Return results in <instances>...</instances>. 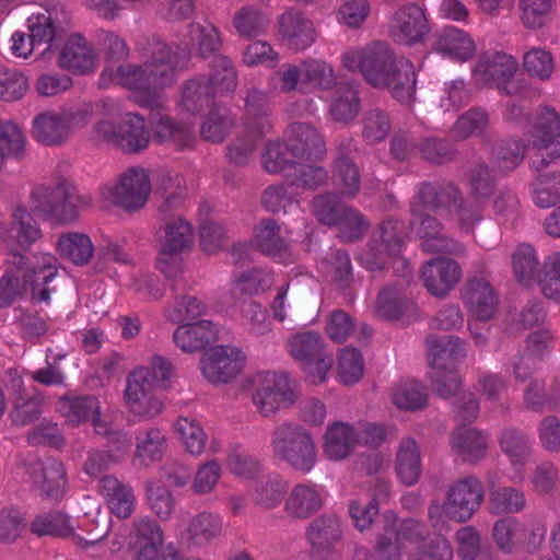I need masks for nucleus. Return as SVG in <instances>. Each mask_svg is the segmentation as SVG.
Here are the masks:
<instances>
[{
    "label": "nucleus",
    "mask_w": 560,
    "mask_h": 560,
    "mask_svg": "<svg viewBox=\"0 0 560 560\" xmlns=\"http://www.w3.org/2000/svg\"><path fill=\"white\" fill-rule=\"evenodd\" d=\"M189 56L190 49L187 46H172L156 39L151 44L150 57L143 65L118 66V83L137 92L141 105H154L160 91L177 80Z\"/></svg>",
    "instance_id": "1"
},
{
    "label": "nucleus",
    "mask_w": 560,
    "mask_h": 560,
    "mask_svg": "<svg viewBox=\"0 0 560 560\" xmlns=\"http://www.w3.org/2000/svg\"><path fill=\"white\" fill-rule=\"evenodd\" d=\"M55 262V257L49 254L26 256L11 249L5 258L7 270L0 278V307L11 305L28 289L35 301L49 303L51 289L48 283L57 275Z\"/></svg>",
    "instance_id": "2"
},
{
    "label": "nucleus",
    "mask_w": 560,
    "mask_h": 560,
    "mask_svg": "<svg viewBox=\"0 0 560 560\" xmlns=\"http://www.w3.org/2000/svg\"><path fill=\"white\" fill-rule=\"evenodd\" d=\"M275 457L302 474H308L317 462V450L313 435L303 425L282 422L270 435Z\"/></svg>",
    "instance_id": "3"
},
{
    "label": "nucleus",
    "mask_w": 560,
    "mask_h": 560,
    "mask_svg": "<svg viewBox=\"0 0 560 560\" xmlns=\"http://www.w3.org/2000/svg\"><path fill=\"white\" fill-rule=\"evenodd\" d=\"M402 225L394 219L384 220L374 231L369 248L361 254L362 264L370 270H381L387 264L386 258L394 259L395 269L404 271V279L408 283L412 279V270L409 262L399 257L404 246L401 237Z\"/></svg>",
    "instance_id": "4"
},
{
    "label": "nucleus",
    "mask_w": 560,
    "mask_h": 560,
    "mask_svg": "<svg viewBox=\"0 0 560 560\" xmlns=\"http://www.w3.org/2000/svg\"><path fill=\"white\" fill-rule=\"evenodd\" d=\"M398 59L384 42H372L363 48H350L341 55V65L350 72H360L368 84L382 88Z\"/></svg>",
    "instance_id": "5"
},
{
    "label": "nucleus",
    "mask_w": 560,
    "mask_h": 560,
    "mask_svg": "<svg viewBox=\"0 0 560 560\" xmlns=\"http://www.w3.org/2000/svg\"><path fill=\"white\" fill-rule=\"evenodd\" d=\"M155 236L160 246L156 267L166 278L175 279L182 272L180 254L192 245V228L183 218H173L162 221Z\"/></svg>",
    "instance_id": "6"
},
{
    "label": "nucleus",
    "mask_w": 560,
    "mask_h": 560,
    "mask_svg": "<svg viewBox=\"0 0 560 560\" xmlns=\"http://www.w3.org/2000/svg\"><path fill=\"white\" fill-rule=\"evenodd\" d=\"M296 382L285 372L260 373L252 392V401L262 417L275 416L298 400Z\"/></svg>",
    "instance_id": "7"
},
{
    "label": "nucleus",
    "mask_w": 560,
    "mask_h": 560,
    "mask_svg": "<svg viewBox=\"0 0 560 560\" xmlns=\"http://www.w3.org/2000/svg\"><path fill=\"white\" fill-rule=\"evenodd\" d=\"M289 354L299 361L312 384L324 383L334 363V357L326 351L323 337L312 330L296 332L285 341Z\"/></svg>",
    "instance_id": "8"
},
{
    "label": "nucleus",
    "mask_w": 560,
    "mask_h": 560,
    "mask_svg": "<svg viewBox=\"0 0 560 560\" xmlns=\"http://www.w3.org/2000/svg\"><path fill=\"white\" fill-rule=\"evenodd\" d=\"M91 115L88 107L42 113L33 120L32 135L36 141L45 145H60L75 130L84 128L90 122Z\"/></svg>",
    "instance_id": "9"
},
{
    "label": "nucleus",
    "mask_w": 560,
    "mask_h": 560,
    "mask_svg": "<svg viewBox=\"0 0 560 560\" xmlns=\"http://www.w3.org/2000/svg\"><path fill=\"white\" fill-rule=\"evenodd\" d=\"M517 61L505 52L488 51L479 56L472 75L481 86H495L501 93L512 96L521 92V80L515 77Z\"/></svg>",
    "instance_id": "10"
},
{
    "label": "nucleus",
    "mask_w": 560,
    "mask_h": 560,
    "mask_svg": "<svg viewBox=\"0 0 560 560\" xmlns=\"http://www.w3.org/2000/svg\"><path fill=\"white\" fill-rule=\"evenodd\" d=\"M78 199L74 188L60 183L55 187L35 188L31 195V208L39 218L68 223L78 217Z\"/></svg>",
    "instance_id": "11"
},
{
    "label": "nucleus",
    "mask_w": 560,
    "mask_h": 560,
    "mask_svg": "<svg viewBox=\"0 0 560 560\" xmlns=\"http://www.w3.org/2000/svg\"><path fill=\"white\" fill-rule=\"evenodd\" d=\"M423 206L412 199L410 203L411 219L409 225L411 231L423 242L421 247L427 253H447L459 255L464 246L457 241L442 234L440 221L422 210Z\"/></svg>",
    "instance_id": "12"
},
{
    "label": "nucleus",
    "mask_w": 560,
    "mask_h": 560,
    "mask_svg": "<svg viewBox=\"0 0 560 560\" xmlns=\"http://www.w3.org/2000/svg\"><path fill=\"white\" fill-rule=\"evenodd\" d=\"M245 355L232 346H217L206 351L200 360L202 375L213 384L228 383L243 370Z\"/></svg>",
    "instance_id": "13"
},
{
    "label": "nucleus",
    "mask_w": 560,
    "mask_h": 560,
    "mask_svg": "<svg viewBox=\"0 0 560 560\" xmlns=\"http://www.w3.org/2000/svg\"><path fill=\"white\" fill-rule=\"evenodd\" d=\"M482 499L481 482L475 477H466L450 488L444 510L450 518L465 522L480 508Z\"/></svg>",
    "instance_id": "14"
},
{
    "label": "nucleus",
    "mask_w": 560,
    "mask_h": 560,
    "mask_svg": "<svg viewBox=\"0 0 560 560\" xmlns=\"http://www.w3.org/2000/svg\"><path fill=\"white\" fill-rule=\"evenodd\" d=\"M152 190L149 174L144 168L131 167L127 170L114 186L113 201L126 211L141 209Z\"/></svg>",
    "instance_id": "15"
},
{
    "label": "nucleus",
    "mask_w": 560,
    "mask_h": 560,
    "mask_svg": "<svg viewBox=\"0 0 560 560\" xmlns=\"http://www.w3.org/2000/svg\"><path fill=\"white\" fill-rule=\"evenodd\" d=\"M429 31L430 25L424 9L417 3H409L398 9L389 26L390 37L401 45L422 42Z\"/></svg>",
    "instance_id": "16"
},
{
    "label": "nucleus",
    "mask_w": 560,
    "mask_h": 560,
    "mask_svg": "<svg viewBox=\"0 0 560 560\" xmlns=\"http://www.w3.org/2000/svg\"><path fill=\"white\" fill-rule=\"evenodd\" d=\"M70 25V15L60 3L44 7L27 19V28L38 45L50 44L59 33Z\"/></svg>",
    "instance_id": "17"
},
{
    "label": "nucleus",
    "mask_w": 560,
    "mask_h": 560,
    "mask_svg": "<svg viewBox=\"0 0 560 560\" xmlns=\"http://www.w3.org/2000/svg\"><path fill=\"white\" fill-rule=\"evenodd\" d=\"M354 142L351 138H343L336 148V158L332 164V177L342 196L353 198L361 188V175L358 165L351 158Z\"/></svg>",
    "instance_id": "18"
},
{
    "label": "nucleus",
    "mask_w": 560,
    "mask_h": 560,
    "mask_svg": "<svg viewBox=\"0 0 560 560\" xmlns=\"http://www.w3.org/2000/svg\"><path fill=\"white\" fill-rule=\"evenodd\" d=\"M462 269L450 258L436 257L421 269V280L427 290L435 296H445L459 281Z\"/></svg>",
    "instance_id": "19"
},
{
    "label": "nucleus",
    "mask_w": 560,
    "mask_h": 560,
    "mask_svg": "<svg viewBox=\"0 0 560 560\" xmlns=\"http://www.w3.org/2000/svg\"><path fill=\"white\" fill-rule=\"evenodd\" d=\"M57 63L73 74L85 75L95 71L97 56L82 35L72 34L60 50Z\"/></svg>",
    "instance_id": "20"
},
{
    "label": "nucleus",
    "mask_w": 560,
    "mask_h": 560,
    "mask_svg": "<svg viewBox=\"0 0 560 560\" xmlns=\"http://www.w3.org/2000/svg\"><path fill=\"white\" fill-rule=\"evenodd\" d=\"M30 476L34 489L40 497L58 500L66 487V471L57 459L37 460L30 466Z\"/></svg>",
    "instance_id": "21"
},
{
    "label": "nucleus",
    "mask_w": 560,
    "mask_h": 560,
    "mask_svg": "<svg viewBox=\"0 0 560 560\" xmlns=\"http://www.w3.org/2000/svg\"><path fill=\"white\" fill-rule=\"evenodd\" d=\"M325 502L322 486L312 482L295 485L284 502V512L294 520H306L316 514Z\"/></svg>",
    "instance_id": "22"
},
{
    "label": "nucleus",
    "mask_w": 560,
    "mask_h": 560,
    "mask_svg": "<svg viewBox=\"0 0 560 560\" xmlns=\"http://www.w3.org/2000/svg\"><path fill=\"white\" fill-rule=\"evenodd\" d=\"M432 369L456 370L467 355V342L457 336H430L425 340Z\"/></svg>",
    "instance_id": "23"
},
{
    "label": "nucleus",
    "mask_w": 560,
    "mask_h": 560,
    "mask_svg": "<svg viewBox=\"0 0 560 560\" xmlns=\"http://www.w3.org/2000/svg\"><path fill=\"white\" fill-rule=\"evenodd\" d=\"M462 196L460 189L452 182L441 184L422 182L417 186L412 199L417 200L423 208L453 213L454 207L460 205Z\"/></svg>",
    "instance_id": "24"
},
{
    "label": "nucleus",
    "mask_w": 560,
    "mask_h": 560,
    "mask_svg": "<svg viewBox=\"0 0 560 560\" xmlns=\"http://www.w3.org/2000/svg\"><path fill=\"white\" fill-rule=\"evenodd\" d=\"M463 299L478 320L493 317L499 299L493 287L483 278H471L463 289Z\"/></svg>",
    "instance_id": "25"
},
{
    "label": "nucleus",
    "mask_w": 560,
    "mask_h": 560,
    "mask_svg": "<svg viewBox=\"0 0 560 560\" xmlns=\"http://www.w3.org/2000/svg\"><path fill=\"white\" fill-rule=\"evenodd\" d=\"M218 339L217 325L207 319L183 324L173 332L174 343L186 353L203 350Z\"/></svg>",
    "instance_id": "26"
},
{
    "label": "nucleus",
    "mask_w": 560,
    "mask_h": 560,
    "mask_svg": "<svg viewBox=\"0 0 560 560\" xmlns=\"http://www.w3.org/2000/svg\"><path fill=\"white\" fill-rule=\"evenodd\" d=\"M287 139L291 154L305 160H318L326 152V145L320 133L308 124L294 122L289 127Z\"/></svg>",
    "instance_id": "27"
},
{
    "label": "nucleus",
    "mask_w": 560,
    "mask_h": 560,
    "mask_svg": "<svg viewBox=\"0 0 560 560\" xmlns=\"http://www.w3.org/2000/svg\"><path fill=\"white\" fill-rule=\"evenodd\" d=\"M7 386L15 395L11 413L12 420L18 425H26L37 420L42 413V398L36 395H27L23 389V380L16 371L9 370L5 373Z\"/></svg>",
    "instance_id": "28"
},
{
    "label": "nucleus",
    "mask_w": 560,
    "mask_h": 560,
    "mask_svg": "<svg viewBox=\"0 0 560 560\" xmlns=\"http://www.w3.org/2000/svg\"><path fill=\"white\" fill-rule=\"evenodd\" d=\"M342 528L337 515L325 513L315 517L305 529V538L318 552L330 551L342 539Z\"/></svg>",
    "instance_id": "29"
},
{
    "label": "nucleus",
    "mask_w": 560,
    "mask_h": 560,
    "mask_svg": "<svg viewBox=\"0 0 560 560\" xmlns=\"http://www.w3.org/2000/svg\"><path fill=\"white\" fill-rule=\"evenodd\" d=\"M280 34L290 49L295 51L308 48L316 39L313 23L299 11H288L279 20Z\"/></svg>",
    "instance_id": "30"
},
{
    "label": "nucleus",
    "mask_w": 560,
    "mask_h": 560,
    "mask_svg": "<svg viewBox=\"0 0 560 560\" xmlns=\"http://www.w3.org/2000/svg\"><path fill=\"white\" fill-rule=\"evenodd\" d=\"M98 490L105 497L107 505L118 518H128L136 509L133 489L115 476H104L98 481Z\"/></svg>",
    "instance_id": "31"
},
{
    "label": "nucleus",
    "mask_w": 560,
    "mask_h": 560,
    "mask_svg": "<svg viewBox=\"0 0 560 560\" xmlns=\"http://www.w3.org/2000/svg\"><path fill=\"white\" fill-rule=\"evenodd\" d=\"M42 237V231L33 219L32 214L22 207H18L12 214L11 226L8 228L7 238L3 243L8 246V253L16 250L14 246L22 250H27L34 243Z\"/></svg>",
    "instance_id": "32"
},
{
    "label": "nucleus",
    "mask_w": 560,
    "mask_h": 560,
    "mask_svg": "<svg viewBox=\"0 0 560 560\" xmlns=\"http://www.w3.org/2000/svg\"><path fill=\"white\" fill-rule=\"evenodd\" d=\"M359 444L357 429L346 422L330 424L324 435V454L330 460H341Z\"/></svg>",
    "instance_id": "33"
},
{
    "label": "nucleus",
    "mask_w": 560,
    "mask_h": 560,
    "mask_svg": "<svg viewBox=\"0 0 560 560\" xmlns=\"http://www.w3.org/2000/svg\"><path fill=\"white\" fill-rule=\"evenodd\" d=\"M130 537L136 560H151V557L155 555V549H160L163 544L161 526L150 517L136 521Z\"/></svg>",
    "instance_id": "34"
},
{
    "label": "nucleus",
    "mask_w": 560,
    "mask_h": 560,
    "mask_svg": "<svg viewBox=\"0 0 560 560\" xmlns=\"http://www.w3.org/2000/svg\"><path fill=\"white\" fill-rule=\"evenodd\" d=\"M432 48L457 61L470 59L476 46L471 37L464 31L456 27H445L435 35Z\"/></svg>",
    "instance_id": "35"
},
{
    "label": "nucleus",
    "mask_w": 560,
    "mask_h": 560,
    "mask_svg": "<svg viewBox=\"0 0 560 560\" xmlns=\"http://www.w3.org/2000/svg\"><path fill=\"white\" fill-rule=\"evenodd\" d=\"M386 83L381 89L389 91L390 95L401 104H409L416 93V71L408 59H398L389 71Z\"/></svg>",
    "instance_id": "36"
},
{
    "label": "nucleus",
    "mask_w": 560,
    "mask_h": 560,
    "mask_svg": "<svg viewBox=\"0 0 560 560\" xmlns=\"http://www.w3.org/2000/svg\"><path fill=\"white\" fill-rule=\"evenodd\" d=\"M395 469L398 479L406 486H413L422 474L420 447L410 436L404 438L397 448Z\"/></svg>",
    "instance_id": "37"
},
{
    "label": "nucleus",
    "mask_w": 560,
    "mask_h": 560,
    "mask_svg": "<svg viewBox=\"0 0 560 560\" xmlns=\"http://www.w3.org/2000/svg\"><path fill=\"white\" fill-rule=\"evenodd\" d=\"M451 446L464 462L477 463L485 456L488 442L479 430L460 425L451 434Z\"/></svg>",
    "instance_id": "38"
},
{
    "label": "nucleus",
    "mask_w": 560,
    "mask_h": 560,
    "mask_svg": "<svg viewBox=\"0 0 560 560\" xmlns=\"http://www.w3.org/2000/svg\"><path fill=\"white\" fill-rule=\"evenodd\" d=\"M401 278H404V273ZM409 283L410 281L407 283L402 279L398 285H387L378 293L375 308L378 317L395 320L413 310L412 301L402 292V287Z\"/></svg>",
    "instance_id": "39"
},
{
    "label": "nucleus",
    "mask_w": 560,
    "mask_h": 560,
    "mask_svg": "<svg viewBox=\"0 0 560 560\" xmlns=\"http://www.w3.org/2000/svg\"><path fill=\"white\" fill-rule=\"evenodd\" d=\"M501 451L509 457L513 467L523 468L529 460L534 442L529 434L515 427L505 428L499 436Z\"/></svg>",
    "instance_id": "40"
},
{
    "label": "nucleus",
    "mask_w": 560,
    "mask_h": 560,
    "mask_svg": "<svg viewBox=\"0 0 560 560\" xmlns=\"http://www.w3.org/2000/svg\"><path fill=\"white\" fill-rule=\"evenodd\" d=\"M214 104V89L208 75L187 80L182 90L180 106L191 114L200 113Z\"/></svg>",
    "instance_id": "41"
},
{
    "label": "nucleus",
    "mask_w": 560,
    "mask_h": 560,
    "mask_svg": "<svg viewBox=\"0 0 560 560\" xmlns=\"http://www.w3.org/2000/svg\"><path fill=\"white\" fill-rule=\"evenodd\" d=\"M149 142L150 132L141 116L128 113L120 119L119 149L126 153H138L147 149Z\"/></svg>",
    "instance_id": "42"
},
{
    "label": "nucleus",
    "mask_w": 560,
    "mask_h": 560,
    "mask_svg": "<svg viewBox=\"0 0 560 560\" xmlns=\"http://www.w3.org/2000/svg\"><path fill=\"white\" fill-rule=\"evenodd\" d=\"M58 411L72 424H80L97 416L100 401L94 395H66L57 402Z\"/></svg>",
    "instance_id": "43"
},
{
    "label": "nucleus",
    "mask_w": 560,
    "mask_h": 560,
    "mask_svg": "<svg viewBox=\"0 0 560 560\" xmlns=\"http://www.w3.org/2000/svg\"><path fill=\"white\" fill-rule=\"evenodd\" d=\"M223 523L220 515L202 511L194 515L186 528L187 539L195 546H206L221 536Z\"/></svg>",
    "instance_id": "44"
},
{
    "label": "nucleus",
    "mask_w": 560,
    "mask_h": 560,
    "mask_svg": "<svg viewBox=\"0 0 560 560\" xmlns=\"http://www.w3.org/2000/svg\"><path fill=\"white\" fill-rule=\"evenodd\" d=\"M257 245L261 253L278 261H284L289 256L287 241L280 235V226L273 219H266L255 230Z\"/></svg>",
    "instance_id": "45"
},
{
    "label": "nucleus",
    "mask_w": 560,
    "mask_h": 560,
    "mask_svg": "<svg viewBox=\"0 0 560 560\" xmlns=\"http://www.w3.org/2000/svg\"><path fill=\"white\" fill-rule=\"evenodd\" d=\"M269 23L268 15L255 5L241 7L232 18V26L235 33L244 39L264 35Z\"/></svg>",
    "instance_id": "46"
},
{
    "label": "nucleus",
    "mask_w": 560,
    "mask_h": 560,
    "mask_svg": "<svg viewBox=\"0 0 560 560\" xmlns=\"http://www.w3.org/2000/svg\"><path fill=\"white\" fill-rule=\"evenodd\" d=\"M154 139L160 143H172L182 150L192 144L194 131L188 124L178 122L170 116H160L152 121Z\"/></svg>",
    "instance_id": "47"
},
{
    "label": "nucleus",
    "mask_w": 560,
    "mask_h": 560,
    "mask_svg": "<svg viewBox=\"0 0 560 560\" xmlns=\"http://www.w3.org/2000/svg\"><path fill=\"white\" fill-rule=\"evenodd\" d=\"M361 103L358 91L347 82L335 86L334 96L329 105V114L338 122L353 120L360 112Z\"/></svg>",
    "instance_id": "48"
},
{
    "label": "nucleus",
    "mask_w": 560,
    "mask_h": 560,
    "mask_svg": "<svg viewBox=\"0 0 560 560\" xmlns=\"http://www.w3.org/2000/svg\"><path fill=\"white\" fill-rule=\"evenodd\" d=\"M57 250L62 258L74 265L84 266L93 257L94 245L86 234L69 232L60 235Z\"/></svg>",
    "instance_id": "49"
},
{
    "label": "nucleus",
    "mask_w": 560,
    "mask_h": 560,
    "mask_svg": "<svg viewBox=\"0 0 560 560\" xmlns=\"http://www.w3.org/2000/svg\"><path fill=\"white\" fill-rule=\"evenodd\" d=\"M186 36L189 43H186L183 47H196L202 58L212 56L221 46L220 33L209 21L190 23L187 26Z\"/></svg>",
    "instance_id": "50"
},
{
    "label": "nucleus",
    "mask_w": 560,
    "mask_h": 560,
    "mask_svg": "<svg viewBox=\"0 0 560 560\" xmlns=\"http://www.w3.org/2000/svg\"><path fill=\"white\" fill-rule=\"evenodd\" d=\"M527 145L515 139H504L495 143L491 154V165L502 173L514 171L521 165L526 154Z\"/></svg>",
    "instance_id": "51"
},
{
    "label": "nucleus",
    "mask_w": 560,
    "mask_h": 560,
    "mask_svg": "<svg viewBox=\"0 0 560 560\" xmlns=\"http://www.w3.org/2000/svg\"><path fill=\"white\" fill-rule=\"evenodd\" d=\"M166 450V439L156 427L139 429L136 434V457L143 464L160 460Z\"/></svg>",
    "instance_id": "52"
},
{
    "label": "nucleus",
    "mask_w": 560,
    "mask_h": 560,
    "mask_svg": "<svg viewBox=\"0 0 560 560\" xmlns=\"http://www.w3.org/2000/svg\"><path fill=\"white\" fill-rule=\"evenodd\" d=\"M323 275L339 288H346L352 280V266L349 254L340 248L330 249L320 260Z\"/></svg>",
    "instance_id": "53"
},
{
    "label": "nucleus",
    "mask_w": 560,
    "mask_h": 560,
    "mask_svg": "<svg viewBox=\"0 0 560 560\" xmlns=\"http://www.w3.org/2000/svg\"><path fill=\"white\" fill-rule=\"evenodd\" d=\"M530 196L539 208L556 206L560 200V173L536 175L530 183Z\"/></svg>",
    "instance_id": "54"
},
{
    "label": "nucleus",
    "mask_w": 560,
    "mask_h": 560,
    "mask_svg": "<svg viewBox=\"0 0 560 560\" xmlns=\"http://www.w3.org/2000/svg\"><path fill=\"white\" fill-rule=\"evenodd\" d=\"M529 167L536 175L560 173V142H533Z\"/></svg>",
    "instance_id": "55"
},
{
    "label": "nucleus",
    "mask_w": 560,
    "mask_h": 560,
    "mask_svg": "<svg viewBox=\"0 0 560 560\" xmlns=\"http://www.w3.org/2000/svg\"><path fill=\"white\" fill-rule=\"evenodd\" d=\"M207 304L201 299L184 294L174 299L173 303L165 308V317L173 324H180L186 320L196 319L207 312Z\"/></svg>",
    "instance_id": "56"
},
{
    "label": "nucleus",
    "mask_w": 560,
    "mask_h": 560,
    "mask_svg": "<svg viewBox=\"0 0 560 560\" xmlns=\"http://www.w3.org/2000/svg\"><path fill=\"white\" fill-rule=\"evenodd\" d=\"M234 120L230 110L221 105H213L200 128L206 141L222 142L233 127Z\"/></svg>",
    "instance_id": "57"
},
{
    "label": "nucleus",
    "mask_w": 560,
    "mask_h": 560,
    "mask_svg": "<svg viewBox=\"0 0 560 560\" xmlns=\"http://www.w3.org/2000/svg\"><path fill=\"white\" fill-rule=\"evenodd\" d=\"M292 158L294 156L291 154L288 140L285 142L268 141L261 153V164L269 174H280L285 170H293L296 163Z\"/></svg>",
    "instance_id": "58"
},
{
    "label": "nucleus",
    "mask_w": 560,
    "mask_h": 560,
    "mask_svg": "<svg viewBox=\"0 0 560 560\" xmlns=\"http://www.w3.org/2000/svg\"><path fill=\"white\" fill-rule=\"evenodd\" d=\"M303 68V84H310L311 86L327 91L336 86V74L335 70L325 60L307 58L301 60Z\"/></svg>",
    "instance_id": "59"
},
{
    "label": "nucleus",
    "mask_w": 560,
    "mask_h": 560,
    "mask_svg": "<svg viewBox=\"0 0 560 560\" xmlns=\"http://www.w3.org/2000/svg\"><path fill=\"white\" fill-rule=\"evenodd\" d=\"M512 265L517 280L525 285H532L540 271L536 250L528 244L517 246L512 255Z\"/></svg>",
    "instance_id": "60"
},
{
    "label": "nucleus",
    "mask_w": 560,
    "mask_h": 560,
    "mask_svg": "<svg viewBox=\"0 0 560 560\" xmlns=\"http://www.w3.org/2000/svg\"><path fill=\"white\" fill-rule=\"evenodd\" d=\"M555 59L549 50L534 47L523 56V68L533 79L548 81L555 71Z\"/></svg>",
    "instance_id": "61"
},
{
    "label": "nucleus",
    "mask_w": 560,
    "mask_h": 560,
    "mask_svg": "<svg viewBox=\"0 0 560 560\" xmlns=\"http://www.w3.org/2000/svg\"><path fill=\"white\" fill-rule=\"evenodd\" d=\"M288 185L293 189L315 190L328 180V172L319 165L295 164L293 173L285 175Z\"/></svg>",
    "instance_id": "62"
},
{
    "label": "nucleus",
    "mask_w": 560,
    "mask_h": 560,
    "mask_svg": "<svg viewBox=\"0 0 560 560\" xmlns=\"http://www.w3.org/2000/svg\"><path fill=\"white\" fill-rule=\"evenodd\" d=\"M214 91L221 94H232L237 86V73L233 61L223 55L212 60L211 75L208 77Z\"/></svg>",
    "instance_id": "63"
},
{
    "label": "nucleus",
    "mask_w": 560,
    "mask_h": 560,
    "mask_svg": "<svg viewBox=\"0 0 560 560\" xmlns=\"http://www.w3.org/2000/svg\"><path fill=\"white\" fill-rule=\"evenodd\" d=\"M533 142H556L560 137V115L551 107H539L533 121Z\"/></svg>",
    "instance_id": "64"
}]
</instances>
